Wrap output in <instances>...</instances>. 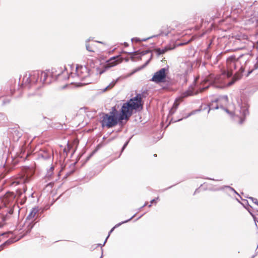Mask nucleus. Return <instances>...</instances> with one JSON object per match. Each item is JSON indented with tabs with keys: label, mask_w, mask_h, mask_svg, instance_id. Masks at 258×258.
Returning <instances> with one entry per match:
<instances>
[{
	"label": "nucleus",
	"mask_w": 258,
	"mask_h": 258,
	"mask_svg": "<svg viewBox=\"0 0 258 258\" xmlns=\"http://www.w3.org/2000/svg\"><path fill=\"white\" fill-rule=\"evenodd\" d=\"M142 98L140 94L123 103L120 109V112L116 108V106L111 107L108 113L102 112L101 114L100 123L102 127L111 128L121 122L122 120H128L133 113L134 110L142 108Z\"/></svg>",
	"instance_id": "nucleus-1"
},
{
	"label": "nucleus",
	"mask_w": 258,
	"mask_h": 258,
	"mask_svg": "<svg viewBox=\"0 0 258 258\" xmlns=\"http://www.w3.org/2000/svg\"><path fill=\"white\" fill-rule=\"evenodd\" d=\"M50 75V73L49 71L27 72L23 75L22 85L28 89H39L42 87L43 84H48L51 83V79L48 78ZM51 75L52 78L55 77V80L58 81L66 80L70 77L65 68H58V70L52 69Z\"/></svg>",
	"instance_id": "nucleus-2"
},
{
	"label": "nucleus",
	"mask_w": 258,
	"mask_h": 258,
	"mask_svg": "<svg viewBox=\"0 0 258 258\" xmlns=\"http://www.w3.org/2000/svg\"><path fill=\"white\" fill-rule=\"evenodd\" d=\"M32 174L30 169L25 172L19 174L13 182V184L22 185V187H19L16 190L15 197L21 198L23 194L26 191V186L24 184L29 182Z\"/></svg>",
	"instance_id": "nucleus-3"
},
{
	"label": "nucleus",
	"mask_w": 258,
	"mask_h": 258,
	"mask_svg": "<svg viewBox=\"0 0 258 258\" xmlns=\"http://www.w3.org/2000/svg\"><path fill=\"white\" fill-rule=\"evenodd\" d=\"M39 208L35 207L32 209L27 216L23 225V231L27 234L30 232L34 225L36 223V220L38 217Z\"/></svg>",
	"instance_id": "nucleus-4"
},
{
	"label": "nucleus",
	"mask_w": 258,
	"mask_h": 258,
	"mask_svg": "<svg viewBox=\"0 0 258 258\" xmlns=\"http://www.w3.org/2000/svg\"><path fill=\"white\" fill-rule=\"evenodd\" d=\"M228 101V98L226 95L221 96L214 100H212L208 105V112H209L210 110L217 109L220 107L224 110L228 114L232 115V112H230L228 109L223 106V105L227 104Z\"/></svg>",
	"instance_id": "nucleus-5"
},
{
	"label": "nucleus",
	"mask_w": 258,
	"mask_h": 258,
	"mask_svg": "<svg viewBox=\"0 0 258 258\" xmlns=\"http://www.w3.org/2000/svg\"><path fill=\"white\" fill-rule=\"evenodd\" d=\"M168 71V68H162L155 72L150 81L155 82L156 84L160 83H165L167 85H170L171 83L169 81L166 80V72Z\"/></svg>",
	"instance_id": "nucleus-6"
},
{
	"label": "nucleus",
	"mask_w": 258,
	"mask_h": 258,
	"mask_svg": "<svg viewBox=\"0 0 258 258\" xmlns=\"http://www.w3.org/2000/svg\"><path fill=\"white\" fill-rule=\"evenodd\" d=\"M75 75L76 77L79 78L81 80H83L89 76V69L85 66L77 65Z\"/></svg>",
	"instance_id": "nucleus-7"
},
{
	"label": "nucleus",
	"mask_w": 258,
	"mask_h": 258,
	"mask_svg": "<svg viewBox=\"0 0 258 258\" xmlns=\"http://www.w3.org/2000/svg\"><path fill=\"white\" fill-rule=\"evenodd\" d=\"M236 60V57L235 55L229 56L226 60L227 68L230 71L227 73L228 77H231L233 75L232 71L235 70L239 66Z\"/></svg>",
	"instance_id": "nucleus-8"
},
{
	"label": "nucleus",
	"mask_w": 258,
	"mask_h": 258,
	"mask_svg": "<svg viewBox=\"0 0 258 258\" xmlns=\"http://www.w3.org/2000/svg\"><path fill=\"white\" fill-rule=\"evenodd\" d=\"M251 56L249 54H242L238 57H236V61L239 66H240L239 73L240 74H242L244 71V66L246 64L247 62H248Z\"/></svg>",
	"instance_id": "nucleus-9"
},
{
	"label": "nucleus",
	"mask_w": 258,
	"mask_h": 258,
	"mask_svg": "<svg viewBox=\"0 0 258 258\" xmlns=\"http://www.w3.org/2000/svg\"><path fill=\"white\" fill-rule=\"evenodd\" d=\"M23 132L19 128H11L9 131V136L10 139L14 141L17 142L22 136Z\"/></svg>",
	"instance_id": "nucleus-10"
},
{
	"label": "nucleus",
	"mask_w": 258,
	"mask_h": 258,
	"mask_svg": "<svg viewBox=\"0 0 258 258\" xmlns=\"http://www.w3.org/2000/svg\"><path fill=\"white\" fill-rule=\"evenodd\" d=\"M171 28L167 26H163L161 27V28L159 30V33L157 35H153L148 38L143 39V41H147L148 39L152 38L153 37H156L158 36H166L169 33H171Z\"/></svg>",
	"instance_id": "nucleus-11"
},
{
	"label": "nucleus",
	"mask_w": 258,
	"mask_h": 258,
	"mask_svg": "<svg viewBox=\"0 0 258 258\" xmlns=\"http://www.w3.org/2000/svg\"><path fill=\"white\" fill-rule=\"evenodd\" d=\"M121 61L122 58L120 55L113 56L106 61L105 69H106L111 67H113L116 66L119 62H121Z\"/></svg>",
	"instance_id": "nucleus-12"
},
{
	"label": "nucleus",
	"mask_w": 258,
	"mask_h": 258,
	"mask_svg": "<svg viewBox=\"0 0 258 258\" xmlns=\"http://www.w3.org/2000/svg\"><path fill=\"white\" fill-rule=\"evenodd\" d=\"M196 80H194V81L192 85H191L188 90L182 92L180 94V97L179 99H182L184 98L187 97L189 96H192L195 93H196L195 91V87L196 86Z\"/></svg>",
	"instance_id": "nucleus-13"
},
{
	"label": "nucleus",
	"mask_w": 258,
	"mask_h": 258,
	"mask_svg": "<svg viewBox=\"0 0 258 258\" xmlns=\"http://www.w3.org/2000/svg\"><path fill=\"white\" fill-rule=\"evenodd\" d=\"M136 214H134L132 217H131L130 219L126 220H125L124 221H122L121 222H120L118 224H117L116 225H115L109 231V234L107 236V237H106V239L105 240L104 243L103 244H97V246H100L101 247V252H102V255L101 256H100V258H102V256H103V249L102 248V247L104 245L105 243H106V241H107V238H108V237L109 236V235L114 230V229L116 228V227H118V226H119L120 225H121V224H123V223H127L128 222V221H130V220H131L135 216Z\"/></svg>",
	"instance_id": "nucleus-14"
},
{
	"label": "nucleus",
	"mask_w": 258,
	"mask_h": 258,
	"mask_svg": "<svg viewBox=\"0 0 258 258\" xmlns=\"http://www.w3.org/2000/svg\"><path fill=\"white\" fill-rule=\"evenodd\" d=\"M215 77H214V75H212V74H211L209 76V78H205L204 79V80H203V82H205V83H207V82H209V85L208 86H207L206 87H204V88H201V90H200V92H202L206 88H208L209 86V85L210 84H212V83H215L216 82V80H214L215 79Z\"/></svg>",
	"instance_id": "nucleus-15"
},
{
	"label": "nucleus",
	"mask_w": 258,
	"mask_h": 258,
	"mask_svg": "<svg viewBox=\"0 0 258 258\" xmlns=\"http://www.w3.org/2000/svg\"><path fill=\"white\" fill-rule=\"evenodd\" d=\"M119 80V78L116 79L115 80H113L107 86H106L105 88H104L103 89H101V91L102 92H105L108 90L111 89L116 84V83Z\"/></svg>",
	"instance_id": "nucleus-16"
},
{
	"label": "nucleus",
	"mask_w": 258,
	"mask_h": 258,
	"mask_svg": "<svg viewBox=\"0 0 258 258\" xmlns=\"http://www.w3.org/2000/svg\"><path fill=\"white\" fill-rule=\"evenodd\" d=\"M240 113L244 117H245L249 114L248 107L246 104L242 105L240 106Z\"/></svg>",
	"instance_id": "nucleus-17"
},
{
	"label": "nucleus",
	"mask_w": 258,
	"mask_h": 258,
	"mask_svg": "<svg viewBox=\"0 0 258 258\" xmlns=\"http://www.w3.org/2000/svg\"><path fill=\"white\" fill-rule=\"evenodd\" d=\"M240 7H241V5L239 3H237L236 5H233L232 7V11H233V13H240L242 11V10H241Z\"/></svg>",
	"instance_id": "nucleus-18"
},
{
	"label": "nucleus",
	"mask_w": 258,
	"mask_h": 258,
	"mask_svg": "<svg viewBox=\"0 0 258 258\" xmlns=\"http://www.w3.org/2000/svg\"><path fill=\"white\" fill-rule=\"evenodd\" d=\"M14 240L13 239H9L7 240L6 241H5L4 243H3L2 245H0V251L2 250L4 247L8 245H10L13 242H14Z\"/></svg>",
	"instance_id": "nucleus-19"
},
{
	"label": "nucleus",
	"mask_w": 258,
	"mask_h": 258,
	"mask_svg": "<svg viewBox=\"0 0 258 258\" xmlns=\"http://www.w3.org/2000/svg\"><path fill=\"white\" fill-rule=\"evenodd\" d=\"M18 208H19L18 206H16L15 205V203L14 204H12V205L10 206V208L8 209L6 216H7L8 214L10 215H12L14 212V209H16V210H17V209Z\"/></svg>",
	"instance_id": "nucleus-20"
},
{
	"label": "nucleus",
	"mask_w": 258,
	"mask_h": 258,
	"mask_svg": "<svg viewBox=\"0 0 258 258\" xmlns=\"http://www.w3.org/2000/svg\"><path fill=\"white\" fill-rule=\"evenodd\" d=\"M41 156L44 159L48 160L51 159V154L50 152L44 151L41 154Z\"/></svg>",
	"instance_id": "nucleus-21"
},
{
	"label": "nucleus",
	"mask_w": 258,
	"mask_h": 258,
	"mask_svg": "<svg viewBox=\"0 0 258 258\" xmlns=\"http://www.w3.org/2000/svg\"><path fill=\"white\" fill-rule=\"evenodd\" d=\"M168 50V48L167 47H165L163 49L161 48H157L156 49L155 51L157 55H160L161 54H163L165 53L167 50Z\"/></svg>",
	"instance_id": "nucleus-22"
},
{
	"label": "nucleus",
	"mask_w": 258,
	"mask_h": 258,
	"mask_svg": "<svg viewBox=\"0 0 258 258\" xmlns=\"http://www.w3.org/2000/svg\"><path fill=\"white\" fill-rule=\"evenodd\" d=\"M90 41V39H88L86 41V49L89 52H94V50L93 49V47L92 45H90L88 44V42Z\"/></svg>",
	"instance_id": "nucleus-23"
},
{
	"label": "nucleus",
	"mask_w": 258,
	"mask_h": 258,
	"mask_svg": "<svg viewBox=\"0 0 258 258\" xmlns=\"http://www.w3.org/2000/svg\"><path fill=\"white\" fill-rule=\"evenodd\" d=\"M201 111L200 109H196L195 110H193L191 112H190V113H189L187 115H186L184 117H183L182 118H180V119H179L178 120H182L183 118H186L195 114H196L197 112H200Z\"/></svg>",
	"instance_id": "nucleus-24"
},
{
	"label": "nucleus",
	"mask_w": 258,
	"mask_h": 258,
	"mask_svg": "<svg viewBox=\"0 0 258 258\" xmlns=\"http://www.w3.org/2000/svg\"><path fill=\"white\" fill-rule=\"evenodd\" d=\"M236 75H238L236 79H233L232 81L229 82L228 83V86H231V85H233L235 83V82L236 80L240 79L241 77L242 74H240V73L238 72V73H236Z\"/></svg>",
	"instance_id": "nucleus-25"
},
{
	"label": "nucleus",
	"mask_w": 258,
	"mask_h": 258,
	"mask_svg": "<svg viewBox=\"0 0 258 258\" xmlns=\"http://www.w3.org/2000/svg\"><path fill=\"white\" fill-rule=\"evenodd\" d=\"M53 169H54V167L53 166H51L50 168V169L48 170H47V173H46V176L47 178H51V175L53 174Z\"/></svg>",
	"instance_id": "nucleus-26"
},
{
	"label": "nucleus",
	"mask_w": 258,
	"mask_h": 258,
	"mask_svg": "<svg viewBox=\"0 0 258 258\" xmlns=\"http://www.w3.org/2000/svg\"><path fill=\"white\" fill-rule=\"evenodd\" d=\"M72 148V146L71 144H70L68 142L67 143V147L63 149L64 152H66L67 154H68V152L70 151V150H71V149Z\"/></svg>",
	"instance_id": "nucleus-27"
},
{
	"label": "nucleus",
	"mask_w": 258,
	"mask_h": 258,
	"mask_svg": "<svg viewBox=\"0 0 258 258\" xmlns=\"http://www.w3.org/2000/svg\"><path fill=\"white\" fill-rule=\"evenodd\" d=\"M224 188H229L231 191H233L235 194L238 195L239 196V195L237 192V191L232 187L229 186H224L221 188V189H224Z\"/></svg>",
	"instance_id": "nucleus-28"
},
{
	"label": "nucleus",
	"mask_w": 258,
	"mask_h": 258,
	"mask_svg": "<svg viewBox=\"0 0 258 258\" xmlns=\"http://www.w3.org/2000/svg\"><path fill=\"white\" fill-rule=\"evenodd\" d=\"M258 68V62H257L253 66V69L251 70L250 71H249L248 72V73L247 74V76H248L249 74H250L252 71H253V70H256Z\"/></svg>",
	"instance_id": "nucleus-29"
},
{
	"label": "nucleus",
	"mask_w": 258,
	"mask_h": 258,
	"mask_svg": "<svg viewBox=\"0 0 258 258\" xmlns=\"http://www.w3.org/2000/svg\"><path fill=\"white\" fill-rule=\"evenodd\" d=\"M11 101L10 97L3 99V105H5L9 103Z\"/></svg>",
	"instance_id": "nucleus-30"
},
{
	"label": "nucleus",
	"mask_w": 258,
	"mask_h": 258,
	"mask_svg": "<svg viewBox=\"0 0 258 258\" xmlns=\"http://www.w3.org/2000/svg\"><path fill=\"white\" fill-rule=\"evenodd\" d=\"M177 108V105L175 104L174 103L173 106L172 108L170 111V114L173 113L174 112V111H175V110Z\"/></svg>",
	"instance_id": "nucleus-31"
},
{
	"label": "nucleus",
	"mask_w": 258,
	"mask_h": 258,
	"mask_svg": "<svg viewBox=\"0 0 258 258\" xmlns=\"http://www.w3.org/2000/svg\"><path fill=\"white\" fill-rule=\"evenodd\" d=\"M0 118H1L0 119L1 121V120L3 121V123H4L5 122V120H7V118L5 117V116L3 114L1 113H0Z\"/></svg>",
	"instance_id": "nucleus-32"
},
{
	"label": "nucleus",
	"mask_w": 258,
	"mask_h": 258,
	"mask_svg": "<svg viewBox=\"0 0 258 258\" xmlns=\"http://www.w3.org/2000/svg\"><path fill=\"white\" fill-rule=\"evenodd\" d=\"M244 202L245 203V204L247 205L248 206V208H246L248 211L250 213V214H252L251 212H250V209L252 208L250 206H249L248 205V201L247 200H244Z\"/></svg>",
	"instance_id": "nucleus-33"
},
{
	"label": "nucleus",
	"mask_w": 258,
	"mask_h": 258,
	"mask_svg": "<svg viewBox=\"0 0 258 258\" xmlns=\"http://www.w3.org/2000/svg\"><path fill=\"white\" fill-rule=\"evenodd\" d=\"M143 39L142 40H141L140 38H137V37H135V38H133L132 39V41L133 42L134 41L137 42H140V41H143Z\"/></svg>",
	"instance_id": "nucleus-34"
},
{
	"label": "nucleus",
	"mask_w": 258,
	"mask_h": 258,
	"mask_svg": "<svg viewBox=\"0 0 258 258\" xmlns=\"http://www.w3.org/2000/svg\"><path fill=\"white\" fill-rule=\"evenodd\" d=\"M150 59H151V58H150V59H149V60H148L146 61V62L144 64H143L142 67H141L138 69V70H141V69H143L144 68H145V67H146V66L148 64V63L149 62V61H150Z\"/></svg>",
	"instance_id": "nucleus-35"
},
{
	"label": "nucleus",
	"mask_w": 258,
	"mask_h": 258,
	"mask_svg": "<svg viewBox=\"0 0 258 258\" xmlns=\"http://www.w3.org/2000/svg\"><path fill=\"white\" fill-rule=\"evenodd\" d=\"M249 199H250V200H252V201L255 204H256L257 206H258V201L256 199H255L254 198H252V197H249Z\"/></svg>",
	"instance_id": "nucleus-36"
},
{
	"label": "nucleus",
	"mask_w": 258,
	"mask_h": 258,
	"mask_svg": "<svg viewBox=\"0 0 258 258\" xmlns=\"http://www.w3.org/2000/svg\"><path fill=\"white\" fill-rule=\"evenodd\" d=\"M55 128L57 129H62L63 128V125L60 123L56 124V125L55 126Z\"/></svg>",
	"instance_id": "nucleus-37"
},
{
	"label": "nucleus",
	"mask_w": 258,
	"mask_h": 258,
	"mask_svg": "<svg viewBox=\"0 0 258 258\" xmlns=\"http://www.w3.org/2000/svg\"><path fill=\"white\" fill-rule=\"evenodd\" d=\"M158 199H159V198H158V197H157V198H155V199H153L152 200H151V202H150L151 204H150V205L148 206V207H151V204H153L154 202H156V201L157 200H158Z\"/></svg>",
	"instance_id": "nucleus-38"
},
{
	"label": "nucleus",
	"mask_w": 258,
	"mask_h": 258,
	"mask_svg": "<svg viewBox=\"0 0 258 258\" xmlns=\"http://www.w3.org/2000/svg\"><path fill=\"white\" fill-rule=\"evenodd\" d=\"M128 142H129V140L126 141L125 144L123 145L122 149H121V152H122L124 149L125 148H126V147L127 146L128 144Z\"/></svg>",
	"instance_id": "nucleus-39"
},
{
	"label": "nucleus",
	"mask_w": 258,
	"mask_h": 258,
	"mask_svg": "<svg viewBox=\"0 0 258 258\" xmlns=\"http://www.w3.org/2000/svg\"><path fill=\"white\" fill-rule=\"evenodd\" d=\"M130 53L133 54V56L131 57L132 59H133V58L134 57H135V55H136L139 54L138 51H134V52H130Z\"/></svg>",
	"instance_id": "nucleus-40"
},
{
	"label": "nucleus",
	"mask_w": 258,
	"mask_h": 258,
	"mask_svg": "<svg viewBox=\"0 0 258 258\" xmlns=\"http://www.w3.org/2000/svg\"><path fill=\"white\" fill-rule=\"evenodd\" d=\"M149 52H150V51H149V50L143 51L141 52V54L142 55H144Z\"/></svg>",
	"instance_id": "nucleus-41"
},
{
	"label": "nucleus",
	"mask_w": 258,
	"mask_h": 258,
	"mask_svg": "<svg viewBox=\"0 0 258 258\" xmlns=\"http://www.w3.org/2000/svg\"><path fill=\"white\" fill-rule=\"evenodd\" d=\"M147 205V203L146 202L144 204V205L140 208V210L142 209V208H143L144 207L146 206Z\"/></svg>",
	"instance_id": "nucleus-42"
},
{
	"label": "nucleus",
	"mask_w": 258,
	"mask_h": 258,
	"mask_svg": "<svg viewBox=\"0 0 258 258\" xmlns=\"http://www.w3.org/2000/svg\"><path fill=\"white\" fill-rule=\"evenodd\" d=\"M244 118H243V119L241 118V119H240V121H239V123H240V124H242V123H243V122L244 121Z\"/></svg>",
	"instance_id": "nucleus-43"
},
{
	"label": "nucleus",
	"mask_w": 258,
	"mask_h": 258,
	"mask_svg": "<svg viewBox=\"0 0 258 258\" xmlns=\"http://www.w3.org/2000/svg\"><path fill=\"white\" fill-rule=\"evenodd\" d=\"M207 179H210V180H216V181H220L221 180V179H213V178H207Z\"/></svg>",
	"instance_id": "nucleus-44"
},
{
	"label": "nucleus",
	"mask_w": 258,
	"mask_h": 258,
	"mask_svg": "<svg viewBox=\"0 0 258 258\" xmlns=\"http://www.w3.org/2000/svg\"><path fill=\"white\" fill-rule=\"evenodd\" d=\"M186 82H187V79L185 78H184V83H186Z\"/></svg>",
	"instance_id": "nucleus-45"
},
{
	"label": "nucleus",
	"mask_w": 258,
	"mask_h": 258,
	"mask_svg": "<svg viewBox=\"0 0 258 258\" xmlns=\"http://www.w3.org/2000/svg\"><path fill=\"white\" fill-rule=\"evenodd\" d=\"M124 45H125V46H128V44H127V43H126V42H124Z\"/></svg>",
	"instance_id": "nucleus-46"
},
{
	"label": "nucleus",
	"mask_w": 258,
	"mask_h": 258,
	"mask_svg": "<svg viewBox=\"0 0 258 258\" xmlns=\"http://www.w3.org/2000/svg\"><path fill=\"white\" fill-rule=\"evenodd\" d=\"M198 190H199L198 189H197L195 190V194L198 192Z\"/></svg>",
	"instance_id": "nucleus-47"
},
{
	"label": "nucleus",
	"mask_w": 258,
	"mask_h": 258,
	"mask_svg": "<svg viewBox=\"0 0 258 258\" xmlns=\"http://www.w3.org/2000/svg\"><path fill=\"white\" fill-rule=\"evenodd\" d=\"M142 216V215L140 217H138V218L136 220H137L138 219H140Z\"/></svg>",
	"instance_id": "nucleus-48"
},
{
	"label": "nucleus",
	"mask_w": 258,
	"mask_h": 258,
	"mask_svg": "<svg viewBox=\"0 0 258 258\" xmlns=\"http://www.w3.org/2000/svg\"><path fill=\"white\" fill-rule=\"evenodd\" d=\"M103 72H104V71H102L100 72V74H102V73H103Z\"/></svg>",
	"instance_id": "nucleus-49"
},
{
	"label": "nucleus",
	"mask_w": 258,
	"mask_h": 258,
	"mask_svg": "<svg viewBox=\"0 0 258 258\" xmlns=\"http://www.w3.org/2000/svg\"><path fill=\"white\" fill-rule=\"evenodd\" d=\"M172 186H171L170 187H168V188H167L166 189H168V188H170V187H171Z\"/></svg>",
	"instance_id": "nucleus-50"
},
{
	"label": "nucleus",
	"mask_w": 258,
	"mask_h": 258,
	"mask_svg": "<svg viewBox=\"0 0 258 258\" xmlns=\"http://www.w3.org/2000/svg\"><path fill=\"white\" fill-rule=\"evenodd\" d=\"M71 76L73 77H74V76H73V74H71Z\"/></svg>",
	"instance_id": "nucleus-51"
},
{
	"label": "nucleus",
	"mask_w": 258,
	"mask_h": 258,
	"mask_svg": "<svg viewBox=\"0 0 258 258\" xmlns=\"http://www.w3.org/2000/svg\"><path fill=\"white\" fill-rule=\"evenodd\" d=\"M97 42H98V43H101V42H100V41H97Z\"/></svg>",
	"instance_id": "nucleus-52"
}]
</instances>
